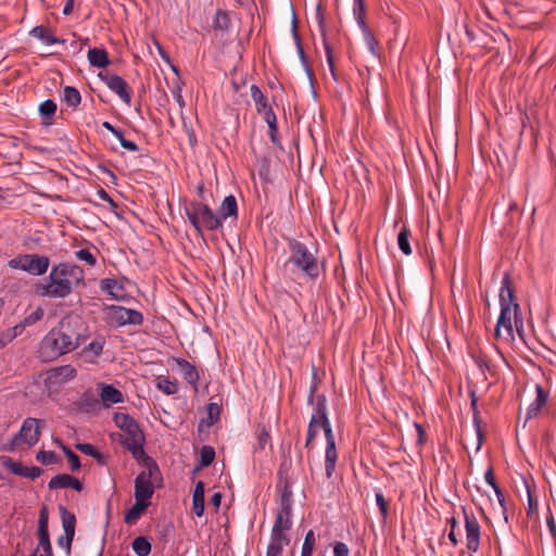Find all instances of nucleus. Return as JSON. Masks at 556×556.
Segmentation results:
<instances>
[{"label": "nucleus", "instance_id": "6e6552de", "mask_svg": "<svg viewBox=\"0 0 556 556\" xmlns=\"http://www.w3.org/2000/svg\"><path fill=\"white\" fill-rule=\"evenodd\" d=\"M43 426V420L28 417L23 421V425L17 434L14 435L12 440V446H17L23 443L27 447H31L40 439L41 435V427Z\"/></svg>", "mask_w": 556, "mask_h": 556}, {"label": "nucleus", "instance_id": "ddd939ff", "mask_svg": "<svg viewBox=\"0 0 556 556\" xmlns=\"http://www.w3.org/2000/svg\"><path fill=\"white\" fill-rule=\"evenodd\" d=\"M59 509L64 529V535L58 539V543L61 547L70 552L75 535L76 517L62 505H60Z\"/></svg>", "mask_w": 556, "mask_h": 556}, {"label": "nucleus", "instance_id": "a878e982", "mask_svg": "<svg viewBox=\"0 0 556 556\" xmlns=\"http://www.w3.org/2000/svg\"><path fill=\"white\" fill-rule=\"evenodd\" d=\"M89 63L98 68H104L110 65L109 54L104 49L92 48L88 50Z\"/></svg>", "mask_w": 556, "mask_h": 556}, {"label": "nucleus", "instance_id": "8fccbe9b", "mask_svg": "<svg viewBox=\"0 0 556 556\" xmlns=\"http://www.w3.org/2000/svg\"><path fill=\"white\" fill-rule=\"evenodd\" d=\"M376 503L383 518L388 516V503L382 493H376Z\"/></svg>", "mask_w": 556, "mask_h": 556}, {"label": "nucleus", "instance_id": "473e14b6", "mask_svg": "<svg viewBox=\"0 0 556 556\" xmlns=\"http://www.w3.org/2000/svg\"><path fill=\"white\" fill-rule=\"evenodd\" d=\"M43 309L42 307H37L33 313L28 314L23 318V320L18 324H16L14 327L17 330L20 334L23 333V331L26 329V327L33 326L37 321L41 320L43 317Z\"/></svg>", "mask_w": 556, "mask_h": 556}, {"label": "nucleus", "instance_id": "37998d69", "mask_svg": "<svg viewBox=\"0 0 556 556\" xmlns=\"http://www.w3.org/2000/svg\"><path fill=\"white\" fill-rule=\"evenodd\" d=\"M215 458V451L212 446L204 445L200 452V465L206 467L213 463Z\"/></svg>", "mask_w": 556, "mask_h": 556}, {"label": "nucleus", "instance_id": "0e129e2a", "mask_svg": "<svg viewBox=\"0 0 556 556\" xmlns=\"http://www.w3.org/2000/svg\"><path fill=\"white\" fill-rule=\"evenodd\" d=\"M546 523H547V527H548V530H549L551 534L554 538H556V526H555L554 517H553L552 514L549 516H547Z\"/></svg>", "mask_w": 556, "mask_h": 556}, {"label": "nucleus", "instance_id": "e2e57ef3", "mask_svg": "<svg viewBox=\"0 0 556 556\" xmlns=\"http://www.w3.org/2000/svg\"><path fill=\"white\" fill-rule=\"evenodd\" d=\"M314 547L315 545L303 542L301 556H313Z\"/></svg>", "mask_w": 556, "mask_h": 556}, {"label": "nucleus", "instance_id": "20e7f679", "mask_svg": "<svg viewBox=\"0 0 556 556\" xmlns=\"http://www.w3.org/2000/svg\"><path fill=\"white\" fill-rule=\"evenodd\" d=\"M114 421L116 426L125 432L122 442L131 453L132 457L138 462L149 460V456L143 448L144 435L135 419L127 414L116 413Z\"/></svg>", "mask_w": 556, "mask_h": 556}, {"label": "nucleus", "instance_id": "f257e3e1", "mask_svg": "<svg viewBox=\"0 0 556 556\" xmlns=\"http://www.w3.org/2000/svg\"><path fill=\"white\" fill-rule=\"evenodd\" d=\"M498 298L501 312L497 318L494 337L496 340L508 343L515 340V330L522 337L523 320L520 306L515 302L511 280L507 274L502 279Z\"/></svg>", "mask_w": 556, "mask_h": 556}, {"label": "nucleus", "instance_id": "de8ad7c7", "mask_svg": "<svg viewBox=\"0 0 556 556\" xmlns=\"http://www.w3.org/2000/svg\"><path fill=\"white\" fill-rule=\"evenodd\" d=\"M64 454L67 457V460L71 465L72 470H78L80 468V460L79 457L68 447H63Z\"/></svg>", "mask_w": 556, "mask_h": 556}, {"label": "nucleus", "instance_id": "9d476101", "mask_svg": "<svg viewBox=\"0 0 556 556\" xmlns=\"http://www.w3.org/2000/svg\"><path fill=\"white\" fill-rule=\"evenodd\" d=\"M323 422L324 425L321 429L324 430L326 438L325 473L327 479H331L337 466L338 452L336 447L334 435L327 413L326 419H324Z\"/></svg>", "mask_w": 556, "mask_h": 556}, {"label": "nucleus", "instance_id": "5701e85b", "mask_svg": "<svg viewBox=\"0 0 556 556\" xmlns=\"http://www.w3.org/2000/svg\"><path fill=\"white\" fill-rule=\"evenodd\" d=\"M29 35L39 39L40 41H42L46 45H56V43L65 42V40L55 37L53 31L43 25L35 26L29 31Z\"/></svg>", "mask_w": 556, "mask_h": 556}, {"label": "nucleus", "instance_id": "09e8293b", "mask_svg": "<svg viewBox=\"0 0 556 556\" xmlns=\"http://www.w3.org/2000/svg\"><path fill=\"white\" fill-rule=\"evenodd\" d=\"M36 459L45 465L53 464L55 462V454L51 451H39L36 455Z\"/></svg>", "mask_w": 556, "mask_h": 556}, {"label": "nucleus", "instance_id": "13d9d810", "mask_svg": "<svg viewBox=\"0 0 556 556\" xmlns=\"http://www.w3.org/2000/svg\"><path fill=\"white\" fill-rule=\"evenodd\" d=\"M270 441V434L269 432L263 428L258 434V445L261 448H264L266 444H268Z\"/></svg>", "mask_w": 556, "mask_h": 556}, {"label": "nucleus", "instance_id": "dca6fc26", "mask_svg": "<svg viewBox=\"0 0 556 556\" xmlns=\"http://www.w3.org/2000/svg\"><path fill=\"white\" fill-rule=\"evenodd\" d=\"M76 376V369L71 365L54 367L47 371L45 382L49 388L61 386Z\"/></svg>", "mask_w": 556, "mask_h": 556}, {"label": "nucleus", "instance_id": "052dcab7", "mask_svg": "<svg viewBox=\"0 0 556 556\" xmlns=\"http://www.w3.org/2000/svg\"><path fill=\"white\" fill-rule=\"evenodd\" d=\"M222 493L220 492H215L211 498H210V504L215 508V510H217L220 506V503H222Z\"/></svg>", "mask_w": 556, "mask_h": 556}, {"label": "nucleus", "instance_id": "f704fd0d", "mask_svg": "<svg viewBox=\"0 0 556 556\" xmlns=\"http://www.w3.org/2000/svg\"><path fill=\"white\" fill-rule=\"evenodd\" d=\"M56 112V103L53 100H46L39 105V113L45 119V125H51L52 117Z\"/></svg>", "mask_w": 556, "mask_h": 556}, {"label": "nucleus", "instance_id": "cd10ccee", "mask_svg": "<svg viewBox=\"0 0 556 556\" xmlns=\"http://www.w3.org/2000/svg\"><path fill=\"white\" fill-rule=\"evenodd\" d=\"M237 216H238L237 200L232 194L227 195L223 200V202L219 206L218 217H220L222 222H223V220L227 219L228 217L237 218Z\"/></svg>", "mask_w": 556, "mask_h": 556}, {"label": "nucleus", "instance_id": "2f4dec72", "mask_svg": "<svg viewBox=\"0 0 556 556\" xmlns=\"http://www.w3.org/2000/svg\"><path fill=\"white\" fill-rule=\"evenodd\" d=\"M100 396L103 403L106 405L116 404L123 401L122 392L113 386H103Z\"/></svg>", "mask_w": 556, "mask_h": 556}, {"label": "nucleus", "instance_id": "4468645a", "mask_svg": "<svg viewBox=\"0 0 556 556\" xmlns=\"http://www.w3.org/2000/svg\"><path fill=\"white\" fill-rule=\"evenodd\" d=\"M327 401L324 395L317 396L313 406V414L308 422L307 437L316 438L318 429L323 428V420L326 419Z\"/></svg>", "mask_w": 556, "mask_h": 556}, {"label": "nucleus", "instance_id": "f3484780", "mask_svg": "<svg viewBox=\"0 0 556 556\" xmlns=\"http://www.w3.org/2000/svg\"><path fill=\"white\" fill-rule=\"evenodd\" d=\"M1 465L14 475L30 479L38 478L42 472V470L39 467H26L22 463L15 462L10 457H2Z\"/></svg>", "mask_w": 556, "mask_h": 556}, {"label": "nucleus", "instance_id": "aec40b11", "mask_svg": "<svg viewBox=\"0 0 556 556\" xmlns=\"http://www.w3.org/2000/svg\"><path fill=\"white\" fill-rule=\"evenodd\" d=\"M175 363L182 375L184 379L198 390V381L200 379L197 368L185 358H175Z\"/></svg>", "mask_w": 556, "mask_h": 556}, {"label": "nucleus", "instance_id": "bf43d9fd", "mask_svg": "<svg viewBox=\"0 0 556 556\" xmlns=\"http://www.w3.org/2000/svg\"><path fill=\"white\" fill-rule=\"evenodd\" d=\"M485 482L492 486V489L498 486V484L495 481L494 472L492 468H489L484 473Z\"/></svg>", "mask_w": 556, "mask_h": 556}, {"label": "nucleus", "instance_id": "ea45409f", "mask_svg": "<svg viewBox=\"0 0 556 556\" xmlns=\"http://www.w3.org/2000/svg\"><path fill=\"white\" fill-rule=\"evenodd\" d=\"M409 235L410 232L406 226H403L397 235L399 248L405 255L412 254V248L408 241Z\"/></svg>", "mask_w": 556, "mask_h": 556}, {"label": "nucleus", "instance_id": "79ce46f5", "mask_svg": "<svg viewBox=\"0 0 556 556\" xmlns=\"http://www.w3.org/2000/svg\"><path fill=\"white\" fill-rule=\"evenodd\" d=\"M353 14L359 27L367 26L365 22V0H354Z\"/></svg>", "mask_w": 556, "mask_h": 556}, {"label": "nucleus", "instance_id": "69168bd1", "mask_svg": "<svg viewBox=\"0 0 556 556\" xmlns=\"http://www.w3.org/2000/svg\"><path fill=\"white\" fill-rule=\"evenodd\" d=\"M415 428H416V431L418 434V444L422 445L424 441H425V431H424L422 427L417 422L415 424Z\"/></svg>", "mask_w": 556, "mask_h": 556}, {"label": "nucleus", "instance_id": "680f3d73", "mask_svg": "<svg viewBox=\"0 0 556 556\" xmlns=\"http://www.w3.org/2000/svg\"><path fill=\"white\" fill-rule=\"evenodd\" d=\"M102 126L108 129L111 134H113L116 138L121 137V134L123 132L121 129L113 126L110 122H103Z\"/></svg>", "mask_w": 556, "mask_h": 556}, {"label": "nucleus", "instance_id": "c9c22d12", "mask_svg": "<svg viewBox=\"0 0 556 556\" xmlns=\"http://www.w3.org/2000/svg\"><path fill=\"white\" fill-rule=\"evenodd\" d=\"M250 91H251V98L253 99V101L255 103L256 112L262 113V111H264L266 108L269 106V104L267 103L266 97L264 96L262 90L256 85H252L250 88Z\"/></svg>", "mask_w": 556, "mask_h": 556}, {"label": "nucleus", "instance_id": "7ed1b4c3", "mask_svg": "<svg viewBox=\"0 0 556 556\" xmlns=\"http://www.w3.org/2000/svg\"><path fill=\"white\" fill-rule=\"evenodd\" d=\"M78 345L76 334L68 324L62 321L60 327L51 329L41 340L39 345L40 356L45 361H52L66 354Z\"/></svg>", "mask_w": 556, "mask_h": 556}, {"label": "nucleus", "instance_id": "f03ea898", "mask_svg": "<svg viewBox=\"0 0 556 556\" xmlns=\"http://www.w3.org/2000/svg\"><path fill=\"white\" fill-rule=\"evenodd\" d=\"M85 286V273L78 265L60 263L52 267L48 278L37 286L41 296L66 298L74 288Z\"/></svg>", "mask_w": 556, "mask_h": 556}, {"label": "nucleus", "instance_id": "7c9ffc66", "mask_svg": "<svg viewBox=\"0 0 556 556\" xmlns=\"http://www.w3.org/2000/svg\"><path fill=\"white\" fill-rule=\"evenodd\" d=\"M231 25V21L229 17V14L224 10H217L213 21H212V27L216 31H228Z\"/></svg>", "mask_w": 556, "mask_h": 556}, {"label": "nucleus", "instance_id": "423d86ee", "mask_svg": "<svg viewBox=\"0 0 556 556\" xmlns=\"http://www.w3.org/2000/svg\"><path fill=\"white\" fill-rule=\"evenodd\" d=\"M185 213L198 235H202L203 229L213 231L222 227V218L202 202L188 203L185 206Z\"/></svg>", "mask_w": 556, "mask_h": 556}, {"label": "nucleus", "instance_id": "393cba45", "mask_svg": "<svg viewBox=\"0 0 556 556\" xmlns=\"http://www.w3.org/2000/svg\"><path fill=\"white\" fill-rule=\"evenodd\" d=\"M204 482L198 481L192 494V510L197 517H202L204 514Z\"/></svg>", "mask_w": 556, "mask_h": 556}, {"label": "nucleus", "instance_id": "5fc2aeb1", "mask_svg": "<svg viewBox=\"0 0 556 556\" xmlns=\"http://www.w3.org/2000/svg\"><path fill=\"white\" fill-rule=\"evenodd\" d=\"M219 412H220V408L216 403L208 404L207 414H208V418L211 419L212 422L217 421V419L219 417Z\"/></svg>", "mask_w": 556, "mask_h": 556}, {"label": "nucleus", "instance_id": "39448f33", "mask_svg": "<svg viewBox=\"0 0 556 556\" xmlns=\"http://www.w3.org/2000/svg\"><path fill=\"white\" fill-rule=\"evenodd\" d=\"M288 248L290 251L288 264H291L296 271L303 274L308 279H317L319 276V264L315 254L296 239H290Z\"/></svg>", "mask_w": 556, "mask_h": 556}, {"label": "nucleus", "instance_id": "412c9836", "mask_svg": "<svg viewBox=\"0 0 556 556\" xmlns=\"http://www.w3.org/2000/svg\"><path fill=\"white\" fill-rule=\"evenodd\" d=\"M290 539L283 532H273L270 535V543L267 547L266 556H280L283 546L288 545Z\"/></svg>", "mask_w": 556, "mask_h": 556}, {"label": "nucleus", "instance_id": "f8f14e48", "mask_svg": "<svg viewBox=\"0 0 556 556\" xmlns=\"http://www.w3.org/2000/svg\"><path fill=\"white\" fill-rule=\"evenodd\" d=\"M110 317L117 326H137L143 323V315L139 311L124 306H112Z\"/></svg>", "mask_w": 556, "mask_h": 556}, {"label": "nucleus", "instance_id": "1a4fd4ad", "mask_svg": "<svg viewBox=\"0 0 556 556\" xmlns=\"http://www.w3.org/2000/svg\"><path fill=\"white\" fill-rule=\"evenodd\" d=\"M144 463H148V469L140 472L135 479V498L149 502L154 493V486L151 480L154 472L159 471V468L150 458Z\"/></svg>", "mask_w": 556, "mask_h": 556}, {"label": "nucleus", "instance_id": "72a5a7b5", "mask_svg": "<svg viewBox=\"0 0 556 556\" xmlns=\"http://www.w3.org/2000/svg\"><path fill=\"white\" fill-rule=\"evenodd\" d=\"M105 345V339L102 336H97L92 339V341L86 345L83 350L85 355H90L92 357H98L102 354Z\"/></svg>", "mask_w": 556, "mask_h": 556}, {"label": "nucleus", "instance_id": "bb28decb", "mask_svg": "<svg viewBox=\"0 0 556 556\" xmlns=\"http://www.w3.org/2000/svg\"><path fill=\"white\" fill-rule=\"evenodd\" d=\"M49 530H48V510L47 507H42L39 513L38 520V540L39 545H45L49 548Z\"/></svg>", "mask_w": 556, "mask_h": 556}, {"label": "nucleus", "instance_id": "338daca9", "mask_svg": "<svg viewBox=\"0 0 556 556\" xmlns=\"http://www.w3.org/2000/svg\"><path fill=\"white\" fill-rule=\"evenodd\" d=\"M477 364L479 365V367H480L481 369H486V370H489V371L491 370L490 363H489V361H488V359H485L484 357H479V358L477 359Z\"/></svg>", "mask_w": 556, "mask_h": 556}, {"label": "nucleus", "instance_id": "6ab92c4d", "mask_svg": "<svg viewBox=\"0 0 556 556\" xmlns=\"http://www.w3.org/2000/svg\"><path fill=\"white\" fill-rule=\"evenodd\" d=\"M50 490L72 488L73 490L80 492L83 484L77 478L72 477L67 473L54 476L48 483Z\"/></svg>", "mask_w": 556, "mask_h": 556}, {"label": "nucleus", "instance_id": "c03bdc74", "mask_svg": "<svg viewBox=\"0 0 556 556\" xmlns=\"http://www.w3.org/2000/svg\"><path fill=\"white\" fill-rule=\"evenodd\" d=\"M77 260L85 262L89 266H96L97 257L89 249H80L75 252Z\"/></svg>", "mask_w": 556, "mask_h": 556}, {"label": "nucleus", "instance_id": "e433bc0d", "mask_svg": "<svg viewBox=\"0 0 556 556\" xmlns=\"http://www.w3.org/2000/svg\"><path fill=\"white\" fill-rule=\"evenodd\" d=\"M364 37V42L368 49V51L374 55L378 56V40L375 38L372 31L368 26L359 27Z\"/></svg>", "mask_w": 556, "mask_h": 556}, {"label": "nucleus", "instance_id": "864d4df0", "mask_svg": "<svg viewBox=\"0 0 556 556\" xmlns=\"http://www.w3.org/2000/svg\"><path fill=\"white\" fill-rule=\"evenodd\" d=\"M350 549L343 542H338L333 547V556H349Z\"/></svg>", "mask_w": 556, "mask_h": 556}, {"label": "nucleus", "instance_id": "4d7b16f0", "mask_svg": "<svg viewBox=\"0 0 556 556\" xmlns=\"http://www.w3.org/2000/svg\"><path fill=\"white\" fill-rule=\"evenodd\" d=\"M261 114L263 115L264 121L266 122L267 125H270L273 121L274 123L277 122V117L270 105L266 108L264 111H262Z\"/></svg>", "mask_w": 556, "mask_h": 556}, {"label": "nucleus", "instance_id": "c756f323", "mask_svg": "<svg viewBox=\"0 0 556 556\" xmlns=\"http://www.w3.org/2000/svg\"><path fill=\"white\" fill-rule=\"evenodd\" d=\"M150 502L142 500H136V503L125 514V522L128 525L135 523L141 516V514L149 506Z\"/></svg>", "mask_w": 556, "mask_h": 556}, {"label": "nucleus", "instance_id": "774afa93", "mask_svg": "<svg viewBox=\"0 0 556 556\" xmlns=\"http://www.w3.org/2000/svg\"><path fill=\"white\" fill-rule=\"evenodd\" d=\"M74 9V0H67L64 8H63V14L68 15L73 12Z\"/></svg>", "mask_w": 556, "mask_h": 556}, {"label": "nucleus", "instance_id": "3c124183", "mask_svg": "<svg viewBox=\"0 0 556 556\" xmlns=\"http://www.w3.org/2000/svg\"><path fill=\"white\" fill-rule=\"evenodd\" d=\"M96 195L98 197V199L109 203V205L112 208L117 207V204L114 202V200L110 197V194L103 188H99L96 192Z\"/></svg>", "mask_w": 556, "mask_h": 556}, {"label": "nucleus", "instance_id": "6e6d98bb", "mask_svg": "<svg viewBox=\"0 0 556 556\" xmlns=\"http://www.w3.org/2000/svg\"><path fill=\"white\" fill-rule=\"evenodd\" d=\"M268 128H269V138H270V141L274 143V144H277L279 146L280 144V139L278 137V125H277V122L274 123V121L271 122L270 125H268Z\"/></svg>", "mask_w": 556, "mask_h": 556}, {"label": "nucleus", "instance_id": "4c0bfd02", "mask_svg": "<svg viewBox=\"0 0 556 556\" xmlns=\"http://www.w3.org/2000/svg\"><path fill=\"white\" fill-rule=\"evenodd\" d=\"M63 101L75 109L80 104V92L75 87L67 86L64 88Z\"/></svg>", "mask_w": 556, "mask_h": 556}, {"label": "nucleus", "instance_id": "49530a36", "mask_svg": "<svg viewBox=\"0 0 556 556\" xmlns=\"http://www.w3.org/2000/svg\"><path fill=\"white\" fill-rule=\"evenodd\" d=\"M76 448L84 453L85 455L92 456L97 459L101 458V454L94 448L93 445L89 443H79L76 444Z\"/></svg>", "mask_w": 556, "mask_h": 556}, {"label": "nucleus", "instance_id": "a211bd4d", "mask_svg": "<svg viewBox=\"0 0 556 556\" xmlns=\"http://www.w3.org/2000/svg\"><path fill=\"white\" fill-rule=\"evenodd\" d=\"M316 20H317V23H318V26L320 28V33L323 36V41H324V47H325V51H326V58H327V62L329 65V70L331 72L332 77L334 79H337L332 48L329 45V42L327 41L326 36H325V12H324V8L320 3H318L317 8H316Z\"/></svg>", "mask_w": 556, "mask_h": 556}, {"label": "nucleus", "instance_id": "9b49d317", "mask_svg": "<svg viewBox=\"0 0 556 556\" xmlns=\"http://www.w3.org/2000/svg\"><path fill=\"white\" fill-rule=\"evenodd\" d=\"M99 78L108 86V88L119 97L127 105L131 103V89L127 81L116 74L105 73L99 74Z\"/></svg>", "mask_w": 556, "mask_h": 556}, {"label": "nucleus", "instance_id": "a18cd8bd", "mask_svg": "<svg viewBox=\"0 0 556 556\" xmlns=\"http://www.w3.org/2000/svg\"><path fill=\"white\" fill-rule=\"evenodd\" d=\"M17 336H20V333L17 332L15 327L0 331V350L5 348Z\"/></svg>", "mask_w": 556, "mask_h": 556}, {"label": "nucleus", "instance_id": "2eb2a0df", "mask_svg": "<svg viewBox=\"0 0 556 556\" xmlns=\"http://www.w3.org/2000/svg\"><path fill=\"white\" fill-rule=\"evenodd\" d=\"M465 513V529L468 551L476 553L480 546L481 527L473 514Z\"/></svg>", "mask_w": 556, "mask_h": 556}, {"label": "nucleus", "instance_id": "b1692460", "mask_svg": "<svg viewBox=\"0 0 556 556\" xmlns=\"http://www.w3.org/2000/svg\"><path fill=\"white\" fill-rule=\"evenodd\" d=\"M536 397L530 404L527 410V419L533 418L539 415L542 407L546 404L548 393L543 389L542 386L536 384L535 387Z\"/></svg>", "mask_w": 556, "mask_h": 556}, {"label": "nucleus", "instance_id": "603ef678", "mask_svg": "<svg viewBox=\"0 0 556 556\" xmlns=\"http://www.w3.org/2000/svg\"><path fill=\"white\" fill-rule=\"evenodd\" d=\"M121 142V146L128 151L137 152L139 150V147L136 142L125 139L123 132L121 134V137L117 138Z\"/></svg>", "mask_w": 556, "mask_h": 556}, {"label": "nucleus", "instance_id": "0eeeda50", "mask_svg": "<svg viewBox=\"0 0 556 556\" xmlns=\"http://www.w3.org/2000/svg\"><path fill=\"white\" fill-rule=\"evenodd\" d=\"M8 265L12 269H20L34 276H40L48 270L50 260L45 255L23 254L10 260Z\"/></svg>", "mask_w": 556, "mask_h": 556}, {"label": "nucleus", "instance_id": "a19ab883", "mask_svg": "<svg viewBox=\"0 0 556 556\" xmlns=\"http://www.w3.org/2000/svg\"><path fill=\"white\" fill-rule=\"evenodd\" d=\"M156 387L159 390L167 395H173L178 392V384L176 381H172L165 377H159Z\"/></svg>", "mask_w": 556, "mask_h": 556}, {"label": "nucleus", "instance_id": "c85d7f7f", "mask_svg": "<svg viewBox=\"0 0 556 556\" xmlns=\"http://www.w3.org/2000/svg\"><path fill=\"white\" fill-rule=\"evenodd\" d=\"M291 527V520H290V509L288 507H282L277 516L274 523V527L271 529L273 532H286Z\"/></svg>", "mask_w": 556, "mask_h": 556}, {"label": "nucleus", "instance_id": "4be33fe9", "mask_svg": "<svg viewBox=\"0 0 556 556\" xmlns=\"http://www.w3.org/2000/svg\"><path fill=\"white\" fill-rule=\"evenodd\" d=\"M102 292L110 294L113 299L119 300L125 295V288L122 281L113 278H105L100 281Z\"/></svg>", "mask_w": 556, "mask_h": 556}, {"label": "nucleus", "instance_id": "58836bf2", "mask_svg": "<svg viewBox=\"0 0 556 556\" xmlns=\"http://www.w3.org/2000/svg\"><path fill=\"white\" fill-rule=\"evenodd\" d=\"M131 546L137 556H148L151 552V543L144 536L136 538Z\"/></svg>", "mask_w": 556, "mask_h": 556}]
</instances>
